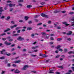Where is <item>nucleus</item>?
<instances>
[{
	"label": "nucleus",
	"instance_id": "obj_13",
	"mask_svg": "<svg viewBox=\"0 0 74 74\" xmlns=\"http://www.w3.org/2000/svg\"><path fill=\"white\" fill-rule=\"evenodd\" d=\"M27 30H32V28L30 27H28L27 28Z\"/></svg>",
	"mask_w": 74,
	"mask_h": 74
},
{
	"label": "nucleus",
	"instance_id": "obj_21",
	"mask_svg": "<svg viewBox=\"0 0 74 74\" xmlns=\"http://www.w3.org/2000/svg\"><path fill=\"white\" fill-rule=\"evenodd\" d=\"M53 70H51L49 72V73L50 74H52V73H54V72L52 71Z\"/></svg>",
	"mask_w": 74,
	"mask_h": 74
},
{
	"label": "nucleus",
	"instance_id": "obj_5",
	"mask_svg": "<svg viewBox=\"0 0 74 74\" xmlns=\"http://www.w3.org/2000/svg\"><path fill=\"white\" fill-rule=\"evenodd\" d=\"M40 56H42V57H43V58H45V57H47V55H46L45 54H40Z\"/></svg>",
	"mask_w": 74,
	"mask_h": 74
},
{
	"label": "nucleus",
	"instance_id": "obj_19",
	"mask_svg": "<svg viewBox=\"0 0 74 74\" xmlns=\"http://www.w3.org/2000/svg\"><path fill=\"white\" fill-rule=\"evenodd\" d=\"M2 9H3V8L2 7H0V12H2L4 10H2Z\"/></svg>",
	"mask_w": 74,
	"mask_h": 74
},
{
	"label": "nucleus",
	"instance_id": "obj_54",
	"mask_svg": "<svg viewBox=\"0 0 74 74\" xmlns=\"http://www.w3.org/2000/svg\"><path fill=\"white\" fill-rule=\"evenodd\" d=\"M13 10V8H11L10 9V10H9V11L10 12H11Z\"/></svg>",
	"mask_w": 74,
	"mask_h": 74
},
{
	"label": "nucleus",
	"instance_id": "obj_51",
	"mask_svg": "<svg viewBox=\"0 0 74 74\" xmlns=\"http://www.w3.org/2000/svg\"><path fill=\"white\" fill-rule=\"evenodd\" d=\"M73 53V51H69L68 52V53H69V54H71V53Z\"/></svg>",
	"mask_w": 74,
	"mask_h": 74
},
{
	"label": "nucleus",
	"instance_id": "obj_22",
	"mask_svg": "<svg viewBox=\"0 0 74 74\" xmlns=\"http://www.w3.org/2000/svg\"><path fill=\"white\" fill-rule=\"evenodd\" d=\"M25 19L26 21H27V19L29 18V17L27 16H25Z\"/></svg>",
	"mask_w": 74,
	"mask_h": 74
},
{
	"label": "nucleus",
	"instance_id": "obj_45",
	"mask_svg": "<svg viewBox=\"0 0 74 74\" xmlns=\"http://www.w3.org/2000/svg\"><path fill=\"white\" fill-rule=\"evenodd\" d=\"M21 32V30H18L17 31V33H20V32Z\"/></svg>",
	"mask_w": 74,
	"mask_h": 74
},
{
	"label": "nucleus",
	"instance_id": "obj_34",
	"mask_svg": "<svg viewBox=\"0 0 74 74\" xmlns=\"http://www.w3.org/2000/svg\"><path fill=\"white\" fill-rule=\"evenodd\" d=\"M58 68H60V69H63V67L62 66H58Z\"/></svg>",
	"mask_w": 74,
	"mask_h": 74
},
{
	"label": "nucleus",
	"instance_id": "obj_24",
	"mask_svg": "<svg viewBox=\"0 0 74 74\" xmlns=\"http://www.w3.org/2000/svg\"><path fill=\"white\" fill-rule=\"evenodd\" d=\"M5 57L4 56L0 57V59H4Z\"/></svg>",
	"mask_w": 74,
	"mask_h": 74
},
{
	"label": "nucleus",
	"instance_id": "obj_17",
	"mask_svg": "<svg viewBox=\"0 0 74 74\" xmlns=\"http://www.w3.org/2000/svg\"><path fill=\"white\" fill-rule=\"evenodd\" d=\"M64 53H66L67 52V49H64Z\"/></svg>",
	"mask_w": 74,
	"mask_h": 74
},
{
	"label": "nucleus",
	"instance_id": "obj_29",
	"mask_svg": "<svg viewBox=\"0 0 74 74\" xmlns=\"http://www.w3.org/2000/svg\"><path fill=\"white\" fill-rule=\"evenodd\" d=\"M10 19V17L8 16L7 17V18L5 19V20H8V19Z\"/></svg>",
	"mask_w": 74,
	"mask_h": 74
},
{
	"label": "nucleus",
	"instance_id": "obj_15",
	"mask_svg": "<svg viewBox=\"0 0 74 74\" xmlns=\"http://www.w3.org/2000/svg\"><path fill=\"white\" fill-rule=\"evenodd\" d=\"M72 34V32L70 31L69 33H67V35H71Z\"/></svg>",
	"mask_w": 74,
	"mask_h": 74
},
{
	"label": "nucleus",
	"instance_id": "obj_44",
	"mask_svg": "<svg viewBox=\"0 0 74 74\" xmlns=\"http://www.w3.org/2000/svg\"><path fill=\"white\" fill-rule=\"evenodd\" d=\"M6 34L5 33H4L1 35V36H5L6 35Z\"/></svg>",
	"mask_w": 74,
	"mask_h": 74
},
{
	"label": "nucleus",
	"instance_id": "obj_11",
	"mask_svg": "<svg viewBox=\"0 0 74 74\" xmlns=\"http://www.w3.org/2000/svg\"><path fill=\"white\" fill-rule=\"evenodd\" d=\"M60 10H55L54 12V14H56L57 13H58V12H60Z\"/></svg>",
	"mask_w": 74,
	"mask_h": 74
},
{
	"label": "nucleus",
	"instance_id": "obj_52",
	"mask_svg": "<svg viewBox=\"0 0 74 74\" xmlns=\"http://www.w3.org/2000/svg\"><path fill=\"white\" fill-rule=\"evenodd\" d=\"M8 67H10L11 66V64H7Z\"/></svg>",
	"mask_w": 74,
	"mask_h": 74
},
{
	"label": "nucleus",
	"instance_id": "obj_46",
	"mask_svg": "<svg viewBox=\"0 0 74 74\" xmlns=\"http://www.w3.org/2000/svg\"><path fill=\"white\" fill-rule=\"evenodd\" d=\"M42 25V23H39L37 24V26H39V25Z\"/></svg>",
	"mask_w": 74,
	"mask_h": 74
},
{
	"label": "nucleus",
	"instance_id": "obj_62",
	"mask_svg": "<svg viewBox=\"0 0 74 74\" xmlns=\"http://www.w3.org/2000/svg\"><path fill=\"white\" fill-rule=\"evenodd\" d=\"M56 74H60V73L57 71V72H56Z\"/></svg>",
	"mask_w": 74,
	"mask_h": 74
},
{
	"label": "nucleus",
	"instance_id": "obj_59",
	"mask_svg": "<svg viewBox=\"0 0 74 74\" xmlns=\"http://www.w3.org/2000/svg\"><path fill=\"white\" fill-rule=\"evenodd\" d=\"M34 34H31V36L32 37H34Z\"/></svg>",
	"mask_w": 74,
	"mask_h": 74
},
{
	"label": "nucleus",
	"instance_id": "obj_28",
	"mask_svg": "<svg viewBox=\"0 0 74 74\" xmlns=\"http://www.w3.org/2000/svg\"><path fill=\"white\" fill-rule=\"evenodd\" d=\"M34 21H35V22H38V20L35 18L34 19Z\"/></svg>",
	"mask_w": 74,
	"mask_h": 74
},
{
	"label": "nucleus",
	"instance_id": "obj_23",
	"mask_svg": "<svg viewBox=\"0 0 74 74\" xmlns=\"http://www.w3.org/2000/svg\"><path fill=\"white\" fill-rule=\"evenodd\" d=\"M18 3H22L23 2V0H19L18 1Z\"/></svg>",
	"mask_w": 74,
	"mask_h": 74
},
{
	"label": "nucleus",
	"instance_id": "obj_4",
	"mask_svg": "<svg viewBox=\"0 0 74 74\" xmlns=\"http://www.w3.org/2000/svg\"><path fill=\"white\" fill-rule=\"evenodd\" d=\"M14 73L16 74H19V73H20V71H19V70L16 69L15 70V71H14Z\"/></svg>",
	"mask_w": 74,
	"mask_h": 74
},
{
	"label": "nucleus",
	"instance_id": "obj_8",
	"mask_svg": "<svg viewBox=\"0 0 74 74\" xmlns=\"http://www.w3.org/2000/svg\"><path fill=\"white\" fill-rule=\"evenodd\" d=\"M6 51V50L4 49H2V51H0L1 54L2 55L4 53V52H5Z\"/></svg>",
	"mask_w": 74,
	"mask_h": 74
},
{
	"label": "nucleus",
	"instance_id": "obj_61",
	"mask_svg": "<svg viewBox=\"0 0 74 74\" xmlns=\"http://www.w3.org/2000/svg\"><path fill=\"white\" fill-rule=\"evenodd\" d=\"M32 49H36V47H32Z\"/></svg>",
	"mask_w": 74,
	"mask_h": 74
},
{
	"label": "nucleus",
	"instance_id": "obj_64",
	"mask_svg": "<svg viewBox=\"0 0 74 74\" xmlns=\"http://www.w3.org/2000/svg\"><path fill=\"white\" fill-rule=\"evenodd\" d=\"M65 74H71V73H70V72H67L65 73Z\"/></svg>",
	"mask_w": 74,
	"mask_h": 74
},
{
	"label": "nucleus",
	"instance_id": "obj_6",
	"mask_svg": "<svg viewBox=\"0 0 74 74\" xmlns=\"http://www.w3.org/2000/svg\"><path fill=\"white\" fill-rule=\"evenodd\" d=\"M11 54L10 53H9L7 54V52H5L3 54V55H7V56H10Z\"/></svg>",
	"mask_w": 74,
	"mask_h": 74
},
{
	"label": "nucleus",
	"instance_id": "obj_48",
	"mask_svg": "<svg viewBox=\"0 0 74 74\" xmlns=\"http://www.w3.org/2000/svg\"><path fill=\"white\" fill-rule=\"evenodd\" d=\"M37 51H38V50L37 49H36V50H34L33 52H37Z\"/></svg>",
	"mask_w": 74,
	"mask_h": 74
},
{
	"label": "nucleus",
	"instance_id": "obj_3",
	"mask_svg": "<svg viewBox=\"0 0 74 74\" xmlns=\"http://www.w3.org/2000/svg\"><path fill=\"white\" fill-rule=\"evenodd\" d=\"M40 15L41 16L44 17V18L47 17V15L44 13H41Z\"/></svg>",
	"mask_w": 74,
	"mask_h": 74
},
{
	"label": "nucleus",
	"instance_id": "obj_25",
	"mask_svg": "<svg viewBox=\"0 0 74 74\" xmlns=\"http://www.w3.org/2000/svg\"><path fill=\"white\" fill-rule=\"evenodd\" d=\"M60 47H61V46L59 45H58L57 47V49H59V48H60Z\"/></svg>",
	"mask_w": 74,
	"mask_h": 74
},
{
	"label": "nucleus",
	"instance_id": "obj_14",
	"mask_svg": "<svg viewBox=\"0 0 74 74\" xmlns=\"http://www.w3.org/2000/svg\"><path fill=\"white\" fill-rule=\"evenodd\" d=\"M32 7V5H27V8H31V7Z\"/></svg>",
	"mask_w": 74,
	"mask_h": 74
},
{
	"label": "nucleus",
	"instance_id": "obj_55",
	"mask_svg": "<svg viewBox=\"0 0 74 74\" xmlns=\"http://www.w3.org/2000/svg\"><path fill=\"white\" fill-rule=\"evenodd\" d=\"M63 1H64V3H65V2H68V1H67V0H63Z\"/></svg>",
	"mask_w": 74,
	"mask_h": 74
},
{
	"label": "nucleus",
	"instance_id": "obj_37",
	"mask_svg": "<svg viewBox=\"0 0 74 74\" xmlns=\"http://www.w3.org/2000/svg\"><path fill=\"white\" fill-rule=\"evenodd\" d=\"M32 73H36V72L35 71H31Z\"/></svg>",
	"mask_w": 74,
	"mask_h": 74
},
{
	"label": "nucleus",
	"instance_id": "obj_27",
	"mask_svg": "<svg viewBox=\"0 0 74 74\" xmlns=\"http://www.w3.org/2000/svg\"><path fill=\"white\" fill-rule=\"evenodd\" d=\"M66 10L61 11V12L62 14H64V13H66Z\"/></svg>",
	"mask_w": 74,
	"mask_h": 74
},
{
	"label": "nucleus",
	"instance_id": "obj_35",
	"mask_svg": "<svg viewBox=\"0 0 74 74\" xmlns=\"http://www.w3.org/2000/svg\"><path fill=\"white\" fill-rule=\"evenodd\" d=\"M40 4L41 5H44V4H45V3L44 2H42L40 3Z\"/></svg>",
	"mask_w": 74,
	"mask_h": 74
},
{
	"label": "nucleus",
	"instance_id": "obj_41",
	"mask_svg": "<svg viewBox=\"0 0 74 74\" xmlns=\"http://www.w3.org/2000/svg\"><path fill=\"white\" fill-rule=\"evenodd\" d=\"M5 44V45H7V44H8V42L7 41H5L4 42Z\"/></svg>",
	"mask_w": 74,
	"mask_h": 74
},
{
	"label": "nucleus",
	"instance_id": "obj_9",
	"mask_svg": "<svg viewBox=\"0 0 74 74\" xmlns=\"http://www.w3.org/2000/svg\"><path fill=\"white\" fill-rule=\"evenodd\" d=\"M17 26H18L17 25H14L13 26H10V28L11 29H14V27H17Z\"/></svg>",
	"mask_w": 74,
	"mask_h": 74
},
{
	"label": "nucleus",
	"instance_id": "obj_16",
	"mask_svg": "<svg viewBox=\"0 0 74 74\" xmlns=\"http://www.w3.org/2000/svg\"><path fill=\"white\" fill-rule=\"evenodd\" d=\"M39 16H40V15H35L34 16V18H38Z\"/></svg>",
	"mask_w": 74,
	"mask_h": 74
},
{
	"label": "nucleus",
	"instance_id": "obj_43",
	"mask_svg": "<svg viewBox=\"0 0 74 74\" xmlns=\"http://www.w3.org/2000/svg\"><path fill=\"white\" fill-rule=\"evenodd\" d=\"M2 40L3 41H5V40H6V38H2Z\"/></svg>",
	"mask_w": 74,
	"mask_h": 74
},
{
	"label": "nucleus",
	"instance_id": "obj_49",
	"mask_svg": "<svg viewBox=\"0 0 74 74\" xmlns=\"http://www.w3.org/2000/svg\"><path fill=\"white\" fill-rule=\"evenodd\" d=\"M12 66L13 67H16V65L14 64H12Z\"/></svg>",
	"mask_w": 74,
	"mask_h": 74
},
{
	"label": "nucleus",
	"instance_id": "obj_7",
	"mask_svg": "<svg viewBox=\"0 0 74 74\" xmlns=\"http://www.w3.org/2000/svg\"><path fill=\"white\" fill-rule=\"evenodd\" d=\"M62 24H64V25H65L66 26H69V25H70L69 24H67V22H62Z\"/></svg>",
	"mask_w": 74,
	"mask_h": 74
},
{
	"label": "nucleus",
	"instance_id": "obj_58",
	"mask_svg": "<svg viewBox=\"0 0 74 74\" xmlns=\"http://www.w3.org/2000/svg\"><path fill=\"white\" fill-rule=\"evenodd\" d=\"M49 37V35H48V34H47V38H48V37Z\"/></svg>",
	"mask_w": 74,
	"mask_h": 74
},
{
	"label": "nucleus",
	"instance_id": "obj_31",
	"mask_svg": "<svg viewBox=\"0 0 74 74\" xmlns=\"http://www.w3.org/2000/svg\"><path fill=\"white\" fill-rule=\"evenodd\" d=\"M42 36H44L45 35H46V33L45 32H42Z\"/></svg>",
	"mask_w": 74,
	"mask_h": 74
},
{
	"label": "nucleus",
	"instance_id": "obj_36",
	"mask_svg": "<svg viewBox=\"0 0 74 74\" xmlns=\"http://www.w3.org/2000/svg\"><path fill=\"white\" fill-rule=\"evenodd\" d=\"M44 74H47V71L46 70H44Z\"/></svg>",
	"mask_w": 74,
	"mask_h": 74
},
{
	"label": "nucleus",
	"instance_id": "obj_40",
	"mask_svg": "<svg viewBox=\"0 0 74 74\" xmlns=\"http://www.w3.org/2000/svg\"><path fill=\"white\" fill-rule=\"evenodd\" d=\"M5 18V16H2L1 17V19H4Z\"/></svg>",
	"mask_w": 74,
	"mask_h": 74
},
{
	"label": "nucleus",
	"instance_id": "obj_12",
	"mask_svg": "<svg viewBox=\"0 0 74 74\" xmlns=\"http://www.w3.org/2000/svg\"><path fill=\"white\" fill-rule=\"evenodd\" d=\"M19 34H14L12 35V36L13 37H15L16 36H19Z\"/></svg>",
	"mask_w": 74,
	"mask_h": 74
},
{
	"label": "nucleus",
	"instance_id": "obj_33",
	"mask_svg": "<svg viewBox=\"0 0 74 74\" xmlns=\"http://www.w3.org/2000/svg\"><path fill=\"white\" fill-rule=\"evenodd\" d=\"M13 41V39H10L8 40V41L9 42H11V41Z\"/></svg>",
	"mask_w": 74,
	"mask_h": 74
},
{
	"label": "nucleus",
	"instance_id": "obj_26",
	"mask_svg": "<svg viewBox=\"0 0 74 74\" xmlns=\"http://www.w3.org/2000/svg\"><path fill=\"white\" fill-rule=\"evenodd\" d=\"M21 27H18L15 29V30H18V29H21Z\"/></svg>",
	"mask_w": 74,
	"mask_h": 74
},
{
	"label": "nucleus",
	"instance_id": "obj_47",
	"mask_svg": "<svg viewBox=\"0 0 74 74\" xmlns=\"http://www.w3.org/2000/svg\"><path fill=\"white\" fill-rule=\"evenodd\" d=\"M59 51H60V52H62L63 51V50L62 49H59V50H58Z\"/></svg>",
	"mask_w": 74,
	"mask_h": 74
},
{
	"label": "nucleus",
	"instance_id": "obj_18",
	"mask_svg": "<svg viewBox=\"0 0 74 74\" xmlns=\"http://www.w3.org/2000/svg\"><path fill=\"white\" fill-rule=\"evenodd\" d=\"M62 40V38H57V41H60Z\"/></svg>",
	"mask_w": 74,
	"mask_h": 74
},
{
	"label": "nucleus",
	"instance_id": "obj_53",
	"mask_svg": "<svg viewBox=\"0 0 74 74\" xmlns=\"http://www.w3.org/2000/svg\"><path fill=\"white\" fill-rule=\"evenodd\" d=\"M5 71H2V73H1V74H4V73H5Z\"/></svg>",
	"mask_w": 74,
	"mask_h": 74
},
{
	"label": "nucleus",
	"instance_id": "obj_63",
	"mask_svg": "<svg viewBox=\"0 0 74 74\" xmlns=\"http://www.w3.org/2000/svg\"><path fill=\"white\" fill-rule=\"evenodd\" d=\"M7 39H10L11 38V37L10 36H8L7 37Z\"/></svg>",
	"mask_w": 74,
	"mask_h": 74
},
{
	"label": "nucleus",
	"instance_id": "obj_50",
	"mask_svg": "<svg viewBox=\"0 0 74 74\" xmlns=\"http://www.w3.org/2000/svg\"><path fill=\"white\" fill-rule=\"evenodd\" d=\"M74 14V12H70V13H69V14Z\"/></svg>",
	"mask_w": 74,
	"mask_h": 74
},
{
	"label": "nucleus",
	"instance_id": "obj_56",
	"mask_svg": "<svg viewBox=\"0 0 74 74\" xmlns=\"http://www.w3.org/2000/svg\"><path fill=\"white\" fill-rule=\"evenodd\" d=\"M26 51V49H23V52H25Z\"/></svg>",
	"mask_w": 74,
	"mask_h": 74
},
{
	"label": "nucleus",
	"instance_id": "obj_1",
	"mask_svg": "<svg viewBox=\"0 0 74 74\" xmlns=\"http://www.w3.org/2000/svg\"><path fill=\"white\" fill-rule=\"evenodd\" d=\"M17 40L18 41H23V40H24V38L21 36H19L17 38Z\"/></svg>",
	"mask_w": 74,
	"mask_h": 74
},
{
	"label": "nucleus",
	"instance_id": "obj_38",
	"mask_svg": "<svg viewBox=\"0 0 74 74\" xmlns=\"http://www.w3.org/2000/svg\"><path fill=\"white\" fill-rule=\"evenodd\" d=\"M47 23L48 24H51V21H49L47 22Z\"/></svg>",
	"mask_w": 74,
	"mask_h": 74
},
{
	"label": "nucleus",
	"instance_id": "obj_39",
	"mask_svg": "<svg viewBox=\"0 0 74 74\" xmlns=\"http://www.w3.org/2000/svg\"><path fill=\"white\" fill-rule=\"evenodd\" d=\"M9 5V7H12V4L10 3Z\"/></svg>",
	"mask_w": 74,
	"mask_h": 74
},
{
	"label": "nucleus",
	"instance_id": "obj_10",
	"mask_svg": "<svg viewBox=\"0 0 74 74\" xmlns=\"http://www.w3.org/2000/svg\"><path fill=\"white\" fill-rule=\"evenodd\" d=\"M10 29L7 28L6 30L4 31V33H5L7 32H8V31H10Z\"/></svg>",
	"mask_w": 74,
	"mask_h": 74
},
{
	"label": "nucleus",
	"instance_id": "obj_60",
	"mask_svg": "<svg viewBox=\"0 0 74 74\" xmlns=\"http://www.w3.org/2000/svg\"><path fill=\"white\" fill-rule=\"evenodd\" d=\"M49 43L51 45H52V44H53V42H50Z\"/></svg>",
	"mask_w": 74,
	"mask_h": 74
},
{
	"label": "nucleus",
	"instance_id": "obj_20",
	"mask_svg": "<svg viewBox=\"0 0 74 74\" xmlns=\"http://www.w3.org/2000/svg\"><path fill=\"white\" fill-rule=\"evenodd\" d=\"M19 62H21V60H18L14 62V63H19Z\"/></svg>",
	"mask_w": 74,
	"mask_h": 74
},
{
	"label": "nucleus",
	"instance_id": "obj_57",
	"mask_svg": "<svg viewBox=\"0 0 74 74\" xmlns=\"http://www.w3.org/2000/svg\"><path fill=\"white\" fill-rule=\"evenodd\" d=\"M71 69L73 71H74V66H72Z\"/></svg>",
	"mask_w": 74,
	"mask_h": 74
},
{
	"label": "nucleus",
	"instance_id": "obj_30",
	"mask_svg": "<svg viewBox=\"0 0 74 74\" xmlns=\"http://www.w3.org/2000/svg\"><path fill=\"white\" fill-rule=\"evenodd\" d=\"M60 55H58L55 57V58H58L60 57Z\"/></svg>",
	"mask_w": 74,
	"mask_h": 74
},
{
	"label": "nucleus",
	"instance_id": "obj_2",
	"mask_svg": "<svg viewBox=\"0 0 74 74\" xmlns=\"http://www.w3.org/2000/svg\"><path fill=\"white\" fill-rule=\"evenodd\" d=\"M29 67V66L27 65H26L24 66V67L22 68V70H25L27 69V68H28Z\"/></svg>",
	"mask_w": 74,
	"mask_h": 74
},
{
	"label": "nucleus",
	"instance_id": "obj_32",
	"mask_svg": "<svg viewBox=\"0 0 74 74\" xmlns=\"http://www.w3.org/2000/svg\"><path fill=\"white\" fill-rule=\"evenodd\" d=\"M50 39L51 40H54V38H53V37L51 36V38H50Z\"/></svg>",
	"mask_w": 74,
	"mask_h": 74
},
{
	"label": "nucleus",
	"instance_id": "obj_42",
	"mask_svg": "<svg viewBox=\"0 0 74 74\" xmlns=\"http://www.w3.org/2000/svg\"><path fill=\"white\" fill-rule=\"evenodd\" d=\"M28 23L29 24H31V23H32V21H28Z\"/></svg>",
	"mask_w": 74,
	"mask_h": 74
}]
</instances>
